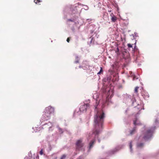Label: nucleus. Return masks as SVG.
<instances>
[{
	"mask_svg": "<svg viewBox=\"0 0 159 159\" xmlns=\"http://www.w3.org/2000/svg\"><path fill=\"white\" fill-rule=\"evenodd\" d=\"M99 104V102H96V105L94 106V107H95V109H97V107L98 106V105Z\"/></svg>",
	"mask_w": 159,
	"mask_h": 159,
	"instance_id": "nucleus-18",
	"label": "nucleus"
},
{
	"mask_svg": "<svg viewBox=\"0 0 159 159\" xmlns=\"http://www.w3.org/2000/svg\"><path fill=\"white\" fill-rule=\"evenodd\" d=\"M135 79H138V78H136L135 76H134V77H133V80H135Z\"/></svg>",
	"mask_w": 159,
	"mask_h": 159,
	"instance_id": "nucleus-25",
	"label": "nucleus"
},
{
	"mask_svg": "<svg viewBox=\"0 0 159 159\" xmlns=\"http://www.w3.org/2000/svg\"><path fill=\"white\" fill-rule=\"evenodd\" d=\"M104 105V104H103V105H102V107H104V105Z\"/></svg>",
	"mask_w": 159,
	"mask_h": 159,
	"instance_id": "nucleus-29",
	"label": "nucleus"
},
{
	"mask_svg": "<svg viewBox=\"0 0 159 159\" xmlns=\"http://www.w3.org/2000/svg\"><path fill=\"white\" fill-rule=\"evenodd\" d=\"M117 17L115 16L114 15H113V16H111V20L112 22H115L117 20Z\"/></svg>",
	"mask_w": 159,
	"mask_h": 159,
	"instance_id": "nucleus-9",
	"label": "nucleus"
},
{
	"mask_svg": "<svg viewBox=\"0 0 159 159\" xmlns=\"http://www.w3.org/2000/svg\"><path fill=\"white\" fill-rule=\"evenodd\" d=\"M139 89V87H136L135 88V89Z\"/></svg>",
	"mask_w": 159,
	"mask_h": 159,
	"instance_id": "nucleus-26",
	"label": "nucleus"
},
{
	"mask_svg": "<svg viewBox=\"0 0 159 159\" xmlns=\"http://www.w3.org/2000/svg\"><path fill=\"white\" fill-rule=\"evenodd\" d=\"M136 127H134L133 128V129L130 131V133L131 134H132L135 132L136 130Z\"/></svg>",
	"mask_w": 159,
	"mask_h": 159,
	"instance_id": "nucleus-11",
	"label": "nucleus"
},
{
	"mask_svg": "<svg viewBox=\"0 0 159 159\" xmlns=\"http://www.w3.org/2000/svg\"><path fill=\"white\" fill-rule=\"evenodd\" d=\"M77 7H78V6H76V5L75 6H73V7H71V9H72L73 8H75V9L76 11L75 12H76L77 11Z\"/></svg>",
	"mask_w": 159,
	"mask_h": 159,
	"instance_id": "nucleus-16",
	"label": "nucleus"
},
{
	"mask_svg": "<svg viewBox=\"0 0 159 159\" xmlns=\"http://www.w3.org/2000/svg\"><path fill=\"white\" fill-rule=\"evenodd\" d=\"M127 46H128V47L129 48H131L132 47V44H131L130 43L128 44Z\"/></svg>",
	"mask_w": 159,
	"mask_h": 159,
	"instance_id": "nucleus-17",
	"label": "nucleus"
},
{
	"mask_svg": "<svg viewBox=\"0 0 159 159\" xmlns=\"http://www.w3.org/2000/svg\"><path fill=\"white\" fill-rule=\"evenodd\" d=\"M70 41V38L68 37L67 38L66 41L68 42L69 43Z\"/></svg>",
	"mask_w": 159,
	"mask_h": 159,
	"instance_id": "nucleus-21",
	"label": "nucleus"
},
{
	"mask_svg": "<svg viewBox=\"0 0 159 159\" xmlns=\"http://www.w3.org/2000/svg\"><path fill=\"white\" fill-rule=\"evenodd\" d=\"M78 62H79V61H78V60L76 61H75V63H78Z\"/></svg>",
	"mask_w": 159,
	"mask_h": 159,
	"instance_id": "nucleus-28",
	"label": "nucleus"
},
{
	"mask_svg": "<svg viewBox=\"0 0 159 159\" xmlns=\"http://www.w3.org/2000/svg\"><path fill=\"white\" fill-rule=\"evenodd\" d=\"M82 157L81 156L79 157L77 159H82Z\"/></svg>",
	"mask_w": 159,
	"mask_h": 159,
	"instance_id": "nucleus-24",
	"label": "nucleus"
},
{
	"mask_svg": "<svg viewBox=\"0 0 159 159\" xmlns=\"http://www.w3.org/2000/svg\"><path fill=\"white\" fill-rule=\"evenodd\" d=\"M68 20V21H71V22H74V20H72L71 19H69Z\"/></svg>",
	"mask_w": 159,
	"mask_h": 159,
	"instance_id": "nucleus-23",
	"label": "nucleus"
},
{
	"mask_svg": "<svg viewBox=\"0 0 159 159\" xmlns=\"http://www.w3.org/2000/svg\"><path fill=\"white\" fill-rule=\"evenodd\" d=\"M153 132V130L152 129L148 130L146 133V135L144 136L143 138L145 139H147L151 137L152 134Z\"/></svg>",
	"mask_w": 159,
	"mask_h": 159,
	"instance_id": "nucleus-5",
	"label": "nucleus"
},
{
	"mask_svg": "<svg viewBox=\"0 0 159 159\" xmlns=\"http://www.w3.org/2000/svg\"><path fill=\"white\" fill-rule=\"evenodd\" d=\"M111 76H109V77H108L106 79H103V81L104 82H106L107 81V83H109L110 82L111 80Z\"/></svg>",
	"mask_w": 159,
	"mask_h": 159,
	"instance_id": "nucleus-10",
	"label": "nucleus"
},
{
	"mask_svg": "<svg viewBox=\"0 0 159 159\" xmlns=\"http://www.w3.org/2000/svg\"><path fill=\"white\" fill-rule=\"evenodd\" d=\"M114 92V90H108V93H109V94L107 96L106 98V103H107V104L108 103V102H107V101L108 100H109V96L111 94V95L110 96V98L112 97L113 95Z\"/></svg>",
	"mask_w": 159,
	"mask_h": 159,
	"instance_id": "nucleus-6",
	"label": "nucleus"
},
{
	"mask_svg": "<svg viewBox=\"0 0 159 159\" xmlns=\"http://www.w3.org/2000/svg\"><path fill=\"white\" fill-rule=\"evenodd\" d=\"M95 142H96V139H95V138H94V139L92 140L89 143V149H90L91 148H92L93 147V144L95 143Z\"/></svg>",
	"mask_w": 159,
	"mask_h": 159,
	"instance_id": "nucleus-7",
	"label": "nucleus"
},
{
	"mask_svg": "<svg viewBox=\"0 0 159 159\" xmlns=\"http://www.w3.org/2000/svg\"><path fill=\"white\" fill-rule=\"evenodd\" d=\"M104 105V104H103V105H102V107H104V105Z\"/></svg>",
	"mask_w": 159,
	"mask_h": 159,
	"instance_id": "nucleus-30",
	"label": "nucleus"
},
{
	"mask_svg": "<svg viewBox=\"0 0 159 159\" xmlns=\"http://www.w3.org/2000/svg\"><path fill=\"white\" fill-rule=\"evenodd\" d=\"M119 50L118 48H117L116 50V52L117 53V54H118V52H119Z\"/></svg>",
	"mask_w": 159,
	"mask_h": 159,
	"instance_id": "nucleus-22",
	"label": "nucleus"
},
{
	"mask_svg": "<svg viewBox=\"0 0 159 159\" xmlns=\"http://www.w3.org/2000/svg\"><path fill=\"white\" fill-rule=\"evenodd\" d=\"M66 155L65 154L63 155L61 157L60 159H65L66 157Z\"/></svg>",
	"mask_w": 159,
	"mask_h": 159,
	"instance_id": "nucleus-14",
	"label": "nucleus"
},
{
	"mask_svg": "<svg viewBox=\"0 0 159 159\" xmlns=\"http://www.w3.org/2000/svg\"><path fill=\"white\" fill-rule=\"evenodd\" d=\"M138 90H135V92L136 93H137L138 92Z\"/></svg>",
	"mask_w": 159,
	"mask_h": 159,
	"instance_id": "nucleus-27",
	"label": "nucleus"
},
{
	"mask_svg": "<svg viewBox=\"0 0 159 159\" xmlns=\"http://www.w3.org/2000/svg\"><path fill=\"white\" fill-rule=\"evenodd\" d=\"M82 139H81L77 140L76 143V149L77 150L80 149L83 147L84 145V143H83Z\"/></svg>",
	"mask_w": 159,
	"mask_h": 159,
	"instance_id": "nucleus-3",
	"label": "nucleus"
},
{
	"mask_svg": "<svg viewBox=\"0 0 159 159\" xmlns=\"http://www.w3.org/2000/svg\"><path fill=\"white\" fill-rule=\"evenodd\" d=\"M129 147H130V149L131 150V148H132V143L131 142L130 143H129Z\"/></svg>",
	"mask_w": 159,
	"mask_h": 159,
	"instance_id": "nucleus-20",
	"label": "nucleus"
},
{
	"mask_svg": "<svg viewBox=\"0 0 159 159\" xmlns=\"http://www.w3.org/2000/svg\"><path fill=\"white\" fill-rule=\"evenodd\" d=\"M105 113L102 110L101 112H98L97 114L94 116L95 130L93 134L95 135H98L103 129L104 119Z\"/></svg>",
	"mask_w": 159,
	"mask_h": 159,
	"instance_id": "nucleus-1",
	"label": "nucleus"
},
{
	"mask_svg": "<svg viewBox=\"0 0 159 159\" xmlns=\"http://www.w3.org/2000/svg\"><path fill=\"white\" fill-rule=\"evenodd\" d=\"M89 108V103L84 104L81 105L80 108L81 111H86Z\"/></svg>",
	"mask_w": 159,
	"mask_h": 159,
	"instance_id": "nucleus-4",
	"label": "nucleus"
},
{
	"mask_svg": "<svg viewBox=\"0 0 159 159\" xmlns=\"http://www.w3.org/2000/svg\"><path fill=\"white\" fill-rule=\"evenodd\" d=\"M41 2V1H40V0H34V3H35L36 4H39V3L40 2Z\"/></svg>",
	"mask_w": 159,
	"mask_h": 159,
	"instance_id": "nucleus-12",
	"label": "nucleus"
},
{
	"mask_svg": "<svg viewBox=\"0 0 159 159\" xmlns=\"http://www.w3.org/2000/svg\"><path fill=\"white\" fill-rule=\"evenodd\" d=\"M39 153L41 155H42L43 154V150L42 149L40 151Z\"/></svg>",
	"mask_w": 159,
	"mask_h": 159,
	"instance_id": "nucleus-19",
	"label": "nucleus"
},
{
	"mask_svg": "<svg viewBox=\"0 0 159 159\" xmlns=\"http://www.w3.org/2000/svg\"><path fill=\"white\" fill-rule=\"evenodd\" d=\"M143 143H140L138 144L137 145V146L138 147H143Z\"/></svg>",
	"mask_w": 159,
	"mask_h": 159,
	"instance_id": "nucleus-13",
	"label": "nucleus"
},
{
	"mask_svg": "<svg viewBox=\"0 0 159 159\" xmlns=\"http://www.w3.org/2000/svg\"><path fill=\"white\" fill-rule=\"evenodd\" d=\"M54 108L50 106L46 108L45 112L43 115L42 118L43 120H48L49 119L51 116V114L54 113Z\"/></svg>",
	"mask_w": 159,
	"mask_h": 159,
	"instance_id": "nucleus-2",
	"label": "nucleus"
},
{
	"mask_svg": "<svg viewBox=\"0 0 159 159\" xmlns=\"http://www.w3.org/2000/svg\"><path fill=\"white\" fill-rule=\"evenodd\" d=\"M133 124L135 125H140L141 124V123L138 121V119L137 118H136L135 120H134Z\"/></svg>",
	"mask_w": 159,
	"mask_h": 159,
	"instance_id": "nucleus-8",
	"label": "nucleus"
},
{
	"mask_svg": "<svg viewBox=\"0 0 159 159\" xmlns=\"http://www.w3.org/2000/svg\"><path fill=\"white\" fill-rule=\"evenodd\" d=\"M103 71L102 69V67L100 68V71L98 73V75H100Z\"/></svg>",
	"mask_w": 159,
	"mask_h": 159,
	"instance_id": "nucleus-15",
	"label": "nucleus"
}]
</instances>
